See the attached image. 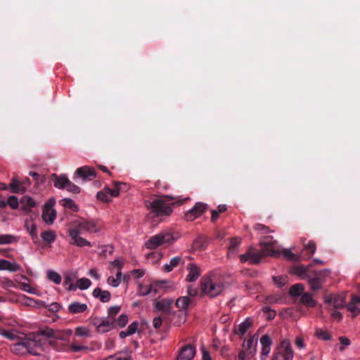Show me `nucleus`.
Returning <instances> with one entry per match:
<instances>
[{"mask_svg": "<svg viewBox=\"0 0 360 360\" xmlns=\"http://www.w3.org/2000/svg\"><path fill=\"white\" fill-rule=\"evenodd\" d=\"M37 334L40 335L42 351H44L47 345V340L50 339L49 344L56 351L59 352H79L82 351H86L87 347L79 345L76 344H70L69 339L72 335V330H55L51 328H45L37 331Z\"/></svg>", "mask_w": 360, "mask_h": 360, "instance_id": "1", "label": "nucleus"}, {"mask_svg": "<svg viewBox=\"0 0 360 360\" xmlns=\"http://www.w3.org/2000/svg\"><path fill=\"white\" fill-rule=\"evenodd\" d=\"M174 197L165 195L155 198L151 201H145V205L149 210L148 219H152L154 222H160L162 217L170 215L172 212V205L176 203H183V202H174Z\"/></svg>", "mask_w": 360, "mask_h": 360, "instance_id": "2", "label": "nucleus"}, {"mask_svg": "<svg viewBox=\"0 0 360 360\" xmlns=\"http://www.w3.org/2000/svg\"><path fill=\"white\" fill-rule=\"evenodd\" d=\"M40 338L37 332L30 333L20 342L13 345L11 349L12 352L19 355L28 353L34 356H41L43 351Z\"/></svg>", "mask_w": 360, "mask_h": 360, "instance_id": "3", "label": "nucleus"}, {"mask_svg": "<svg viewBox=\"0 0 360 360\" xmlns=\"http://www.w3.org/2000/svg\"><path fill=\"white\" fill-rule=\"evenodd\" d=\"M275 244L276 242L272 241L271 236H266L265 240L261 243V245L264 246L262 251L257 252L250 250L246 254L240 255V260L242 263L249 261L251 264H258L262 258L266 255L277 257L279 252L274 249Z\"/></svg>", "mask_w": 360, "mask_h": 360, "instance_id": "4", "label": "nucleus"}, {"mask_svg": "<svg viewBox=\"0 0 360 360\" xmlns=\"http://www.w3.org/2000/svg\"><path fill=\"white\" fill-rule=\"evenodd\" d=\"M200 295L214 298L221 295L225 288L223 279L216 275H205L200 280Z\"/></svg>", "mask_w": 360, "mask_h": 360, "instance_id": "5", "label": "nucleus"}, {"mask_svg": "<svg viewBox=\"0 0 360 360\" xmlns=\"http://www.w3.org/2000/svg\"><path fill=\"white\" fill-rule=\"evenodd\" d=\"M82 224L80 219L74 220L68 229V234L70 237L69 243L79 248L84 246H91V243L86 239L80 236L85 233L83 228L79 225Z\"/></svg>", "mask_w": 360, "mask_h": 360, "instance_id": "6", "label": "nucleus"}, {"mask_svg": "<svg viewBox=\"0 0 360 360\" xmlns=\"http://www.w3.org/2000/svg\"><path fill=\"white\" fill-rule=\"evenodd\" d=\"M176 240L171 231H162L156 235L151 236L146 242V247L148 249H155L161 245H169Z\"/></svg>", "mask_w": 360, "mask_h": 360, "instance_id": "7", "label": "nucleus"}, {"mask_svg": "<svg viewBox=\"0 0 360 360\" xmlns=\"http://www.w3.org/2000/svg\"><path fill=\"white\" fill-rule=\"evenodd\" d=\"M329 271L327 269L315 271L311 270L308 276V283L310 288L314 291H317L322 288L326 278L329 275Z\"/></svg>", "mask_w": 360, "mask_h": 360, "instance_id": "8", "label": "nucleus"}, {"mask_svg": "<svg viewBox=\"0 0 360 360\" xmlns=\"http://www.w3.org/2000/svg\"><path fill=\"white\" fill-rule=\"evenodd\" d=\"M52 179L54 183L55 187L60 189H66L68 191L77 194L81 191V188L70 181L65 175L57 176L56 174L52 175Z\"/></svg>", "mask_w": 360, "mask_h": 360, "instance_id": "9", "label": "nucleus"}, {"mask_svg": "<svg viewBox=\"0 0 360 360\" xmlns=\"http://www.w3.org/2000/svg\"><path fill=\"white\" fill-rule=\"evenodd\" d=\"M125 185V184L118 181H115L113 188H105L102 191L98 192L96 196L97 198L103 202H110L112 197H117L119 195L121 186Z\"/></svg>", "mask_w": 360, "mask_h": 360, "instance_id": "10", "label": "nucleus"}, {"mask_svg": "<svg viewBox=\"0 0 360 360\" xmlns=\"http://www.w3.org/2000/svg\"><path fill=\"white\" fill-rule=\"evenodd\" d=\"M280 357H283V360H292L293 358V351L288 340H283L277 347L274 360H278Z\"/></svg>", "mask_w": 360, "mask_h": 360, "instance_id": "11", "label": "nucleus"}, {"mask_svg": "<svg viewBox=\"0 0 360 360\" xmlns=\"http://www.w3.org/2000/svg\"><path fill=\"white\" fill-rule=\"evenodd\" d=\"M257 340L254 336L249 338L246 342L243 344V350L239 353V360H245V358L250 359L256 352Z\"/></svg>", "mask_w": 360, "mask_h": 360, "instance_id": "12", "label": "nucleus"}, {"mask_svg": "<svg viewBox=\"0 0 360 360\" xmlns=\"http://www.w3.org/2000/svg\"><path fill=\"white\" fill-rule=\"evenodd\" d=\"M208 208L206 203L198 202L185 214V219L192 221L201 216Z\"/></svg>", "mask_w": 360, "mask_h": 360, "instance_id": "13", "label": "nucleus"}, {"mask_svg": "<svg viewBox=\"0 0 360 360\" xmlns=\"http://www.w3.org/2000/svg\"><path fill=\"white\" fill-rule=\"evenodd\" d=\"M54 204L53 200H49L44 205L42 219L47 224H52L56 217V212L53 209Z\"/></svg>", "mask_w": 360, "mask_h": 360, "instance_id": "14", "label": "nucleus"}, {"mask_svg": "<svg viewBox=\"0 0 360 360\" xmlns=\"http://www.w3.org/2000/svg\"><path fill=\"white\" fill-rule=\"evenodd\" d=\"M96 176V173L93 167L83 166L76 169L73 179L81 178L83 181H91Z\"/></svg>", "mask_w": 360, "mask_h": 360, "instance_id": "15", "label": "nucleus"}, {"mask_svg": "<svg viewBox=\"0 0 360 360\" xmlns=\"http://www.w3.org/2000/svg\"><path fill=\"white\" fill-rule=\"evenodd\" d=\"M196 353V348L191 344L183 345L179 352L176 360H193Z\"/></svg>", "mask_w": 360, "mask_h": 360, "instance_id": "16", "label": "nucleus"}, {"mask_svg": "<svg viewBox=\"0 0 360 360\" xmlns=\"http://www.w3.org/2000/svg\"><path fill=\"white\" fill-rule=\"evenodd\" d=\"M82 224L79 225L82 228L84 229V231L89 233H98L102 229L101 223L98 220L94 219H85L84 218H80Z\"/></svg>", "mask_w": 360, "mask_h": 360, "instance_id": "17", "label": "nucleus"}, {"mask_svg": "<svg viewBox=\"0 0 360 360\" xmlns=\"http://www.w3.org/2000/svg\"><path fill=\"white\" fill-rule=\"evenodd\" d=\"M306 239L302 238V241L304 244V248L300 255L302 259H309L312 257L316 250V245L314 241L309 240L307 243H305Z\"/></svg>", "mask_w": 360, "mask_h": 360, "instance_id": "18", "label": "nucleus"}, {"mask_svg": "<svg viewBox=\"0 0 360 360\" xmlns=\"http://www.w3.org/2000/svg\"><path fill=\"white\" fill-rule=\"evenodd\" d=\"M325 302L336 309H342L346 306L345 296L344 295H331L326 299Z\"/></svg>", "mask_w": 360, "mask_h": 360, "instance_id": "19", "label": "nucleus"}, {"mask_svg": "<svg viewBox=\"0 0 360 360\" xmlns=\"http://www.w3.org/2000/svg\"><path fill=\"white\" fill-rule=\"evenodd\" d=\"M208 244L209 239L202 235H199L194 240L192 248L195 251H202L207 248Z\"/></svg>", "mask_w": 360, "mask_h": 360, "instance_id": "20", "label": "nucleus"}, {"mask_svg": "<svg viewBox=\"0 0 360 360\" xmlns=\"http://www.w3.org/2000/svg\"><path fill=\"white\" fill-rule=\"evenodd\" d=\"M187 270L188 271V274L186 276V280L188 282H193L196 281L200 275V270L195 264H188L187 266Z\"/></svg>", "mask_w": 360, "mask_h": 360, "instance_id": "21", "label": "nucleus"}, {"mask_svg": "<svg viewBox=\"0 0 360 360\" xmlns=\"http://www.w3.org/2000/svg\"><path fill=\"white\" fill-rule=\"evenodd\" d=\"M173 301L169 299H162L155 303V309L162 314H169Z\"/></svg>", "mask_w": 360, "mask_h": 360, "instance_id": "22", "label": "nucleus"}, {"mask_svg": "<svg viewBox=\"0 0 360 360\" xmlns=\"http://www.w3.org/2000/svg\"><path fill=\"white\" fill-rule=\"evenodd\" d=\"M252 325V319L247 318L244 321L238 325L237 328L234 329V333L238 335L240 338H242V336H243L247 333Z\"/></svg>", "mask_w": 360, "mask_h": 360, "instance_id": "23", "label": "nucleus"}, {"mask_svg": "<svg viewBox=\"0 0 360 360\" xmlns=\"http://www.w3.org/2000/svg\"><path fill=\"white\" fill-rule=\"evenodd\" d=\"M360 297L353 295L351 301L347 305V309L353 314V316H356L360 312Z\"/></svg>", "mask_w": 360, "mask_h": 360, "instance_id": "24", "label": "nucleus"}, {"mask_svg": "<svg viewBox=\"0 0 360 360\" xmlns=\"http://www.w3.org/2000/svg\"><path fill=\"white\" fill-rule=\"evenodd\" d=\"M184 264V259L181 256H176L171 259L169 264H166L162 266V270L165 272H170L174 268L177 267L180 264Z\"/></svg>", "mask_w": 360, "mask_h": 360, "instance_id": "25", "label": "nucleus"}, {"mask_svg": "<svg viewBox=\"0 0 360 360\" xmlns=\"http://www.w3.org/2000/svg\"><path fill=\"white\" fill-rule=\"evenodd\" d=\"M260 343L262 345V355H267L271 351V338L268 334H265L262 336Z\"/></svg>", "mask_w": 360, "mask_h": 360, "instance_id": "26", "label": "nucleus"}, {"mask_svg": "<svg viewBox=\"0 0 360 360\" xmlns=\"http://www.w3.org/2000/svg\"><path fill=\"white\" fill-rule=\"evenodd\" d=\"M87 309L88 307L86 304H82L79 302H73L68 306V311L72 314L84 312Z\"/></svg>", "mask_w": 360, "mask_h": 360, "instance_id": "27", "label": "nucleus"}, {"mask_svg": "<svg viewBox=\"0 0 360 360\" xmlns=\"http://www.w3.org/2000/svg\"><path fill=\"white\" fill-rule=\"evenodd\" d=\"M93 295L94 297L98 298L102 302H108L110 301L111 295L108 290H103L100 288H96L93 291Z\"/></svg>", "mask_w": 360, "mask_h": 360, "instance_id": "28", "label": "nucleus"}, {"mask_svg": "<svg viewBox=\"0 0 360 360\" xmlns=\"http://www.w3.org/2000/svg\"><path fill=\"white\" fill-rule=\"evenodd\" d=\"M20 266L17 263H13L6 259H0V270H8L11 272L18 271Z\"/></svg>", "mask_w": 360, "mask_h": 360, "instance_id": "29", "label": "nucleus"}, {"mask_svg": "<svg viewBox=\"0 0 360 360\" xmlns=\"http://www.w3.org/2000/svg\"><path fill=\"white\" fill-rule=\"evenodd\" d=\"M311 269H310V266H297L293 269V272L295 274L299 276L302 279L308 278V276L311 272Z\"/></svg>", "mask_w": 360, "mask_h": 360, "instance_id": "30", "label": "nucleus"}, {"mask_svg": "<svg viewBox=\"0 0 360 360\" xmlns=\"http://www.w3.org/2000/svg\"><path fill=\"white\" fill-rule=\"evenodd\" d=\"M9 187L11 189V191L14 193H23L26 191V187L22 185L21 181H20L16 177H13L11 184H9Z\"/></svg>", "mask_w": 360, "mask_h": 360, "instance_id": "31", "label": "nucleus"}, {"mask_svg": "<svg viewBox=\"0 0 360 360\" xmlns=\"http://www.w3.org/2000/svg\"><path fill=\"white\" fill-rule=\"evenodd\" d=\"M115 327L113 320H108V319H102L101 323L98 326V332L105 333Z\"/></svg>", "mask_w": 360, "mask_h": 360, "instance_id": "32", "label": "nucleus"}, {"mask_svg": "<svg viewBox=\"0 0 360 360\" xmlns=\"http://www.w3.org/2000/svg\"><path fill=\"white\" fill-rule=\"evenodd\" d=\"M192 301L188 296L179 297L176 301V306L181 310H186L188 308Z\"/></svg>", "mask_w": 360, "mask_h": 360, "instance_id": "33", "label": "nucleus"}, {"mask_svg": "<svg viewBox=\"0 0 360 360\" xmlns=\"http://www.w3.org/2000/svg\"><path fill=\"white\" fill-rule=\"evenodd\" d=\"M20 203L22 205V209L25 211H29L32 207L35 206L34 200L29 196H23L20 200Z\"/></svg>", "mask_w": 360, "mask_h": 360, "instance_id": "34", "label": "nucleus"}, {"mask_svg": "<svg viewBox=\"0 0 360 360\" xmlns=\"http://www.w3.org/2000/svg\"><path fill=\"white\" fill-rule=\"evenodd\" d=\"M301 302L308 307H314L316 304V301L312 297V295L309 292L302 294Z\"/></svg>", "mask_w": 360, "mask_h": 360, "instance_id": "35", "label": "nucleus"}, {"mask_svg": "<svg viewBox=\"0 0 360 360\" xmlns=\"http://www.w3.org/2000/svg\"><path fill=\"white\" fill-rule=\"evenodd\" d=\"M60 204L65 208H68L73 212H77L79 210L78 205L74 202L73 200L70 198L62 199L60 201Z\"/></svg>", "mask_w": 360, "mask_h": 360, "instance_id": "36", "label": "nucleus"}, {"mask_svg": "<svg viewBox=\"0 0 360 360\" xmlns=\"http://www.w3.org/2000/svg\"><path fill=\"white\" fill-rule=\"evenodd\" d=\"M0 335L10 340H15L18 338L17 333L15 330H8L3 328H0Z\"/></svg>", "mask_w": 360, "mask_h": 360, "instance_id": "37", "label": "nucleus"}, {"mask_svg": "<svg viewBox=\"0 0 360 360\" xmlns=\"http://www.w3.org/2000/svg\"><path fill=\"white\" fill-rule=\"evenodd\" d=\"M25 227L33 240L38 238L37 226L34 224L30 223L28 221H26L25 223Z\"/></svg>", "mask_w": 360, "mask_h": 360, "instance_id": "38", "label": "nucleus"}, {"mask_svg": "<svg viewBox=\"0 0 360 360\" xmlns=\"http://www.w3.org/2000/svg\"><path fill=\"white\" fill-rule=\"evenodd\" d=\"M41 237L45 242L51 243L55 241L56 235L53 231H45L41 234Z\"/></svg>", "mask_w": 360, "mask_h": 360, "instance_id": "39", "label": "nucleus"}, {"mask_svg": "<svg viewBox=\"0 0 360 360\" xmlns=\"http://www.w3.org/2000/svg\"><path fill=\"white\" fill-rule=\"evenodd\" d=\"M304 288L302 284L297 283L293 285L290 289V294L292 297H297L302 294Z\"/></svg>", "mask_w": 360, "mask_h": 360, "instance_id": "40", "label": "nucleus"}, {"mask_svg": "<svg viewBox=\"0 0 360 360\" xmlns=\"http://www.w3.org/2000/svg\"><path fill=\"white\" fill-rule=\"evenodd\" d=\"M165 283V281L154 282L149 285V289H151V292L159 294L160 293V288H162Z\"/></svg>", "mask_w": 360, "mask_h": 360, "instance_id": "41", "label": "nucleus"}, {"mask_svg": "<svg viewBox=\"0 0 360 360\" xmlns=\"http://www.w3.org/2000/svg\"><path fill=\"white\" fill-rule=\"evenodd\" d=\"M47 276L50 281H53L56 284H60L61 282V276L54 271H49L47 272Z\"/></svg>", "mask_w": 360, "mask_h": 360, "instance_id": "42", "label": "nucleus"}, {"mask_svg": "<svg viewBox=\"0 0 360 360\" xmlns=\"http://www.w3.org/2000/svg\"><path fill=\"white\" fill-rule=\"evenodd\" d=\"M91 284V281L86 278H79L77 281V286L81 290L87 289Z\"/></svg>", "mask_w": 360, "mask_h": 360, "instance_id": "43", "label": "nucleus"}, {"mask_svg": "<svg viewBox=\"0 0 360 360\" xmlns=\"http://www.w3.org/2000/svg\"><path fill=\"white\" fill-rule=\"evenodd\" d=\"M315 335L320 340H329L331 339V335L322 329H316Z\"/></svg>", "mask_w": 360, "mask_h": 360, "instance_id": "44", "label": "nucleus"}, {"mask_svg": "<svg viewBox=\"0 0 360 360\" xmlns=\"http://www.w3.org/2000/svg\"><path fill=\"white\" fill-rule=\"evenodd\" d=\"M120 307L119 306H113L108 309V317L107 318L108 320H113L114 323L115 324V316L120 312Z\"/></svg>", "mask_w": 360, "mask_h": 360, "instance_id": "45", "label": "nucleus"}, {"mask_svg": "<svg viewBox=\"0 0 360 360\" xmlns=\"http://www.w3.org/2000/svg\"><path fill=\"white\" fill-rule=\"evenodd\" d=\"M75 334L79 337H91L90 330L85 327L76 328Z\"/></svg>", "mask_w": 360, "mask_h": 360, "instance_id": "46", "label": "nucleus"}, {"mask_svg": "<svg viewBox=\"0 0 360 360\" xmlns=\"http://www.w3.org/2000/svg\"><path fill=\"white\" fill-rule=\"evenodd\" d=\"M8 205L12 208V209H17L19 206V201L16 196L11 195L8 198L7 200Z\"/></svg>", "mask_w": 360, "mask_h": 360, "instance_id": "47", "label": "nucleus"}, {"mask_svg": "<svg viewBox=\"0 0 360 360\" xmlns=\"http://www.w3.org/2000/svg\"><path fill=\"white\" fill-rule=\"evenodd\" d=\"M128 322V316L126 314H121L117 321H115V323H117V325L120 327H124Z\"/></svg>", "mask_w": 360, "mask_h": 360, "instance_id": "48", "label": "nucleus"}, {"mask_svg": "<svg viewBox=\"0 0 360 360\" xmlns=\"http://www.w3.org/2000/svg\"><path fill=\"white\" fill-rule=\"evenodd\" d=\"M44 307L47 308L49 311L53 313L58 311L61 308V305L58 302H53L51 304L44 305Z\"/></svg>", "mask_w": 360, "mask_h": 360, "instance_id": "49", "label": "nucleus"}, {"mask_svg": "<svg viewBox=\"0 0 360 360\" xmlns=\"http://www.w3.org/2000/svg\"><path fill=\"white\" fill-rule=\"evenodd\" d=\"M14 237L11 235H0V245L10 244L13 242Z\"/></svg>", "mask_w": 360, "mask_h": 360, "instance_id": "50", "label": "nucleus"}, {"mask_svg": "<svg viewBox=\"0 0 360 360\" xmlns=\"http://www.w3.org/2000/svg\"><path fill=\"white\" fill-rule=\"evenodd\" d=\"M151 292V289H149V286L144 285L142 284L139 285V293L142 296H145Z\"/></svg>", "mask_w": 360, "mask_h": 360, "instance_id": "51", "label": "nucleus"}, {"mask_svg": "<svg viewBox=\"0 0 360 360\" xmlns=\"http://www.w3.org/2000/svg\"><path fill=\"white\" fill-rule=\"evenodd\" d=\"M139 323L137 321H134L131 323L127 328V330L128 331V334L130 335L135 333L138 330Z\"/></svg>", "mask_w": 360, "mask_h": 360, "instance_id": "52", "label": "nucleus"}, {"mask_svg": "<svg viewBox=\"0 0 360 360\" xmlns=\"http://www.w3.org/2000/svg\"><path fill=\"white\" fill-rule=\"evenodd\" d=\"M187 293L188 296L193 297L198 295L199 290L197 288H194L193 285H189L187 287Z\"/></svg>", "mask_w": 360, "mask_h": 360, "instance_id": "53", "label": "nucleus"}, {"mask_svg": "<svg viewBox=\"0 0 360 360\" xmlns=\"http://www.w3.org/2000/svg\"><path fill=\"white\" fill-rule=\"evenodd\" d=\"M263 311L267 314L269 319H274L276 314V311L271 309L269 307H264L263 308Z\"/></svg>", "mask_w": 360, "mask_h": 360, "instance_id": "54", "label": "nucleus"}, {"mask_svg": "<svg viewBox=\"0 0 360 360\" xmlns=\"http://www.w3.org/2000/svg\"><path fill=\"white\" fill-rule=\"evenodd\" d=\"M110 266L112 269L116 268L117 270H122L123 267V262L120 261L119 259H115L110 263ZM112 271V269H111Z\"/></svg>", "mask_w": 360, "mask_h": 360, "instance_id": "55", "label": "nucleus"}, {"mask_svg": "<svg viewBox=\"0 0 360 360\" xmlns=\"http://www.w3.org/2000/svg\"><path fill=\"white\" fill-rule=\"evenodd\" d=\"M254 229L256 231H263L264 233H269L270 232V229L268 226H266L261 224H256L254 226Z\"/></svg>", "mask_w": 360, "mask_h": 360, "instance_id": "56", "label": "nucleus"}, {"mask_svg": "<svg viewBox=\"0 0 360 360\" xmlns=\"http://www.w3.org/2000/svg\"><path fill=\"white\" fill-rule=\"evenodd\" d=\"M107 282L109 285H112V287H117L120 283L118 279L113 276H110L108 278Z\"/></svg>", "mask_w": 360, "mask_h": 360, "instance_id": "57", "label": "nucleus"}, {"mask_svg": "<svg viewBox=\"0 0 360 360\" xmlns=\"http://www.w3.org/2000/svg\"><path fill=\"white\" fill-rule=\"evenodd\" d=\"M162 323V319L160 316H158L153 319V327L156 329L160 328Z\"/></svg>", "mask_w": 360, "mask_h": 360, "instance_id": "58", "label": "nucleus"}, {"mask_svg": "<svg viewBox=\"0 0 360 360\" xmlns=\"http://www.w3.org/2000/svg\"><path fill=\"white\" fill-rule=\"evenodd\" d=\"M202 358V360H212L210 352L206 349L205 347H201Z\"/></svg>", "mask_w": 360, "mask_h": 360, "instance_id": "59", "label": "nucleus"}, {"mask_svg": "<svg viewBox=\"0 0 360 360\" xmlns=\"http://www.w3.org/2000/svg\"><path fill=\"white\" fill-rule=\"evenodd\" d=\"M20 288H21V290H22L25 292H27L29 293H32V294L34 293V289L33 288L30 287V285L27 283H22L20 285Z\"/></svg>", "mask_w": 360, "mask_h": 360, "instance_id": "60", "label": "nucleus"}, {"mask_svg": "<svg viewBox=\"0 0 360 360\" xmlns=\"http://www.w3.org/2000/svg\"><path fill=\"white\" fill-rule=\"evenodd\" d=\"M274 281L276 283H277L280 285H283L285 283V278L276 276V277H274Z\"/></svg>", "mask_w": 360, "mask_h": 360, "instance_id": "61", "label": "nucleus"}, {"mask_svg": "<svg viewBox=\"0 0 360 360\" xmlns=\"http://www.w3.org/2000/svg\"><path fill=\"white\" fill-rule=\"evenodd\" d=\"M240 243V241L238 240V238H233L231 239L230 241V248L234 249L236 248Z\"/></svg>", "mask_w": 360, "mask_h": 360, "instance_id": "62", "label": "nucleus"}, {"mask_svg": "<svg viewBox=\"0 0 360 360\" xmlns=\"http://www.w3.org/2000/svg\"><path fill=\"white\" fill-rule=\"evenodd\" d=\"M295 345L300 349L303 348L304 347L303 339L300 337L296 338Z\"/></svg>", "mask_w": 360, "mask_h": 360, "instance_id": "63", "label": "nucleus"}, {"mask_svg": "<svg viewBox=\"0 0 360 360\" xmlns=\"http://www.w3.org/2000/svg\"><path fill=\"white\" fill-rule=\"evenodd\" d=\"M89 275L96 280H99L101 277L100 275L97 273L96 270L94 269L89 270Z\"/></svg>", "mask_w": 360, "mask_h": 360, "instance_id": "64", "label": "nucleus"}]
</instances>
